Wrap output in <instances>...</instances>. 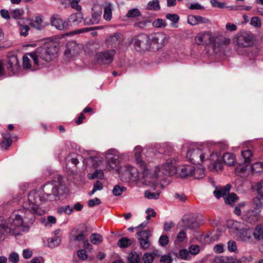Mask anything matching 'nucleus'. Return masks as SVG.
I'll return each mask as SVG.
<instances>
[{
    "mask_svg": "<svg viewBox=\"0 0 263 263\" xmlns=\"http://www.w3.org/2000/svg\"><path fill=\"white\" fill-rule=\"evenodd\" d=\"M59 48L60 43L58 42L51 41L45 42L35 51L28 54L32 59L35 67L39 66V57L46 62H50L56 58Z\"/></svg>",
    "mask_w": 263,
    "mask_h": 263,
    "instance_id": "f257e3e1",
    "label": "nucleus"
},
{
    "mask_svg": "<svg viewBox=\"0 0 263 263\" xmlns=\"http://www.w3.org/2000/svg\"><path fill=\"white\" fill-rule=\"evenodd\" d=\"M188 149L186 158L194 164H199L204 161L208 160L213 152L210 153L208 148L201 149L194 143L186 144Z\"/></svg>",
    "mask_w": 263,
    "mask_h": 263,
    "instance_id": "f03ea898",
    "label": "nucleus"
},
{
    "mask_svg": "<svg viewBox=\"0 0 263 263\" xmlns=\"http://www.w3.org/2000/svg\"><path fill=\"white\" fill-rule=\"evenodd\" d=\"M23 223L24 221L21 215L13 214L8 218L7 223L0 224V232L11 235H18Z\"/></svg>",
    "mask_w": 263,
    "mask_h": 263,
    "instance_id": "7ed1b4c3",
    "label": "nucleus"
},
{
    "mask_svg": "<svg viewBox=\"0 0 263 263\" xmlns=\"http://www.w3.org/2000/svg\"><path fill=\"white\" fill-rule=\"evenodd\" d=\"M177 164L174 159H168L163 163L161 167H156L154 174V177L156 179L163 177V176H172L177 173Z\"/></svg>",
    "mask_w": 263,
    "mask_h": 263,
    "instance_id": "20e7f679",
    "label": "nucleus"
},
{
    "mask_svg": "<svg viewBox=\"0 0 263 263\" xmlns=\"http://www.w3.org/2000/svg\"><path fill=\"white\" fill-rule=\"evenodd\" d=\"M231 189V185L229 184L223 187H216L215 190V196L217 198L223 196L226 204L233 206L235 203L238 200L239 197L235 193H229Z\"/></svg>",
    "mask_w": 263,
    "mask_h": 263,
    "instance_id": "39448f33",
    "label": "nucleus"
},
{
    "mask_svg": "<svg viewBox=\"0 0 263 263\" xmlns=\"http://www.w3.org/2000/svg\"><path fill=\"white\" fill-rule=\"evenodd\" d=\"M120 178L123 182H135L140 179V174L137 168L130 166L120 174Z\"/></svg>",
    "mask_w": 263,
    "mask_h": 263,
    "instance_id": "423d86ee",
    "label": "nucleus"
},
{
    "mask_svg": "<svg viewBox=\"0 0 263 263\" xmlns=\"http://www.w3.org/2000/svg\"><path fill=\"white\" fill-rule=\"evenodd\" d=\"M254 36L252 33H243L238 35L234 40L235 45L239 48H247L253 43Z\"/></svg>",
    "mask_w": 263,
    "mask_h": 263,
    "instance_id": "0eeeda50",
    "label": "nucleus"
},
{
    "mask_svg": "<svg viewBox=\"0 0 263 263\" xmlns=\"http://www.w3.org/2000/svg\"><path fill=\"white\" fill-rule=\"evenodd\" d=\"M115 53L114 49L98 52L96 54V60L101 64H109L112 62Z\"/></svg>",
    "mask_w": 263,
    "mask_h": 263,
    "instance_id": "6e6552de",
    "label": "nucleus"
},
{
    "mask_svg": "<svg viewBox=\"0 0 263 263\" xmlns=\"http://www.w3.org/2000/svg\"><path fill=\"white\" fill-rule=\"evenodd\" d=\"M149 41L150 39L147 35L142 34L133 38L130 43L135 48H147L150 47Z\"/></svg>",
    "mask_w": 263,
    "mask_h": 263,
    "instance_id": "1a4fd4ad",
    "label": "nucleus"
},
{
    "mask_svg": "<svg viewBox=\"0 0 263 263\" xmlns=\"http://www.w3.org/2000/svg\"><path fill=\"white\" fill-rule=\"evenodd\" d=\"M137 235L138 236V239L141 248L143 250L149 249L151 246V241L149 240V237L151 236L150 231L147 229L138 232Z\"/></svg>",
    "mask_w": 263,
    "mask_h": 263,
    "instance_id": "9d476101",
    "label": "nucleus"
},
{
    "mask_svg": "<svg viewBox=\"0 0 263 263\" xmlns=\"http://www.w3.org/2000/svg\"><path fill=\"white\" fill-rule=\"evenodd\" d=\"M50 23L52 26L60 30H66L69 28L68 22L63 20L59 15L54 14L50 18Z\"/></svg>",
    "mask_w": 263,
    "mask_h": 263,
    "instance_id": "9b49d317",
    "label": "nucleus"
},
{
    "mask_svg": "<svg viewBox=\"0 0 263 263\" xmlns=\"http://www.w3.org/2000/svg\"><path fill=\"white\" fill-rule=\"evenodd\" d=\"M44 197L47 199L51 196H58L59 192L58 186L52 183H48L44 184L42 187Z\"/></svg>",
    "mask_w": 263,
    "mask_h": 263,
    "instance_id": "f8f14e48",
    "label": "nucleus"
},
{
    "mask_svg": "<svg viewBox=\"0 0 263 263\" xmlns=\"http://www.w3.org/2000/svg\"><path fill=\"white\" fill-rule=\"evenodd\" d=\"M195 41L198 45H208L213 43V36L211 32H205L198 34L195 37Z\"/></svg>",
    "mask_w": 263,
    "mask_h": 263,
    "instance_id": "ddd939ff",
    "label": "nucleus"
},
{
    "mask_svg": "<svg viewBox=\"0 0 263 263\" xmlns=\"http://www.w3.org/2000/svg\"><path fill=\"white\" fill-rule=\"evenodd\" d=\"M7 69L9 73H14V70L19 67L18 61L17 56L12 55L8 57L7 60Z\"/></svg>",
    "mask_w": 263,
    "mask_h": 263,
    "instance_id": "4468645a",
    "label": "nucleus"
},
{
    "mask_svg": "<svg viewBox=\"0 0 263 263\" xmlns=\"http://www.w3.org/2000/svg\"><path fill=\"white\" fill-rule=\"evenodd\" d=\"M193 174V166L189 165H181L177 167V173L178 176L185 178L192 176Z\"/></svg>",
    "mask_w": 263,
    "mask_h": 263,
    "instance_id": "2eb2a0df",
    "label": "nucleus"
},
{
    "mask_svg": "<svg viewBox=\"0 0 263 263\" xmlns=\"http://www.w3.org/2000/svg\"><path fill=\"white\" fill-rule=\"evenodd\" d=\"M79 47L76 42H69L66 45V49L64 54L68 57L74 56L78 54Z\"/></svg>",
    "mask_w": 263,
    "mask_h": 263,
    "instance_id": "dca6fc26",
    "label": "nucleus"
},
{
    "mask_svg": "<svg viewBox=\"0 0 263 263\" xmlns=\"http://www.w3.org/2000/svg\"><path fill=\"white\" fill-rule=\"evenodd\" d=\"M243 219L251 224H254L259 221L260 215L254 210H250L243 215Z\"/></svg>",
    "mask_w": 263,
    "mask_h": 263,
    "instance_id": "f3484780",
    "label": "nucleus"
},
{
    "mask_svg": "<svg viewBox=\"0 0 263 263\" xmlns=\"http://www.w3.org/2000/svg\"><path fill=\"white\" fill-rule=\"evenodd\" d=\"M183 221L185 226L189 228L196 229L199 227L197 219L191 214L185 215L183 217Z\"/></svg>",
    "mask_w": 263,
    "mask_h": 263,
    "instance_id": "a211bd4d",
    "label": "nucleus"
},
{
    "mask_svg": "<svg viewBox=\"0 0 263 263\" xmlns=\"http://www.w3.org/2000/svg\"><path fill=\"white\" fill-rule=\"evenodd\" d=\"M43 23V16L38 14L30 21V25L37 30H41L45 26Z\"/></svg>",
    "mask_w": 263,
    "mask_h": 263,
    "instance_id": "6ab92c4d",
    "label": "nucleus"
},
{
    "mask_svg": "<svg viewBox=\"0 0 263 263\" xmlns=\"http://www.w3.org/2000/svg\"><path fill=\"white\" fill-rule=\"evenodd\" d=\"M160 256L159 251L154 250L151 252H146L143 254L142 260L144 263H152L156 258Z\"/></svg>",
    "mask_w": 263,
    "mask_h": 263,
    "instance_id": "aec40b11",
    "label": "nucleus"
},
{
    "mask_svg": "<svg viewBox=\"0 0 263 263\" xmlns=\"http://www.w3.org/2000/svg\"><path fill=\"white\" fill-rule=\"evenodd\" d=\"M139 171L140 179H144L150 174V170L148 168L146 163L144 161H140L137 164Z\"/></svg>",
    "mask_w": 263,
    "mask_h": 263,
    "instance_id": "412c9836",
    "label": "nucleus"
},
{
    "mask_svg": "<svg viewBox=\"0 0 263 263\" xmlns=\"http://www.w3.org/2000/svg\"><path fill=\"white\" fill-rule=\"evenodd\" d=\"M208 20L201 16L189 15L187 16V23L191 25H196L199 24L205 23Z\"/></svg>",
    "mask_w": 263,
    "mask_h": 263,
    "instance_id": "4be33fe9",
    "label": "nucleus"
},
{
    "mask_svg": "<svg viewBox=\"0 0 263 263\" xmlns=\"http://www.w3.org/2000/svg\"><path fill=\"white\" fill-rule=\"evenodd\" d=\"M253 236L254 239L258 241L263 240V224H258L254 228Z\"/></svg>",
    "mask_w": 263,
    "mask_h": 263,
    "instance_id": "5701e85b",
    "label": "nucleus"
},
{
    "mask_svg": "<svg viewBox=\"0 0 263 263\" xmlns=\"http://www.w3.org/2000/svg\"><path fill=\"white\" fill-rule=\"evenodd\" d=\"M2 137L3 140L0 143L1 147L7 150L11 145L12 143L11 136L9 134H3Z\"/></svg>",
    "mask_w": 263,
    "mask_h": 263,
    "instance_id": "b1692460",
    "label": "nucleus"
},
{
    "mask_svg": "<svg viewBox=\"0 0 263 263\" xmlns=\"http://www.w3.org/2000/svg\"><path fill=\"white\" fill-rule=\"evenodd\" d=\"M252 235V233L249 229L241 230L240 232L239 238L241 240L243 241L252 242H253Z\"/></svg>",
    "mask_w": 263,
    "mask_h": 263,
    "instance_id": "393cba45",
    "label": "nucleus"
},
{
    "mask_svg": "<svg viewBox=\"0 0 263 263\" xmlns=\"http://www.w3.org/2000/svg\"><path fill=\"white\" fill-rule=\"evenodd\" d=\"M215 42H216L218 47H222V46H227L230 44L231 40L230 39L222 34L219 35L215 39Z\"/></svg>",
    "mask_w": 263,
    "mask_h": 263,
    "instance_id": "a878e982",
    "label": "nucleus"
},
{
    "mask_svg": "<svg viewBox=\"0 0 263 263\" xmlns=\"http://www.w3.org/2000/svg\"><path fill=\"white\" fill-rule=\"evenodd\" d=\"M215 262L216 263H241L240 261L237 259L229 258L226 256L215 257Z\"/></svg>",
    "mask_w": 263,
    "mask_h": 263,
    "instance_id": "bb28decb",
    "label": "nucleus"
},
{
    "mask_svg": "<svg viewBox=\"0 0 263 263\" xmlns=\"http://www.w3.org/2000/svg\"><path fill=\"white\" fill-rule=\"evenodd\" d=\"M37 202H29L28 200L27 202L23 203V206L24 209H27L30 212L36 214L38 210V205Z\"/></svg>",
    "mask_w": 263,
    "mask_h": 263,
    "instance_id": "cd10ccee",
    "label": "nucleus"
},
{
    "mask_svg": "<svg viewBox=\"0 0 263 263\" xmlns=\"http://www.w3.org/2000/svg\"><path fill=\"white\" fill-rule=\"evenodd\" d=\"M29 53H26L23 57V67L24 69H31L32 67V69H35L36 67L34 66V64H33V66H32L31 64V60H32L30 57L29 58V55L28 54Z\"/></svg>",
    "mask_w": 263,
    "mask_h": 263,
    "instance_id": "c85d7f7f",
    "label": "nucleus"
},
{
    "mask_svg": "<svg viewBox=\"0 0 263 263\" xmlns=\"http://www.w3.org/2000/svg\"><path fill=\"white\" fill-rule=\"evenodd\" d=\"M222 158L226 164L229 166L234 165L235 157L233 154L226 153L223 154Z\"/></svg>",
    "mask_w": 263,
    "mask_h": 263,
    "instance_id": "c756f323",
    "label": "nucleus"
},
{
    "mask_svg": "<svg viewBox=\"0 0 263 263\" xmlns=\"http://www.w3.org/2000/svg\"><path fill=\"white\" fill-rule=\"evenodd\" d=\"M133 243V241L129 238L124 237L121 238L117 242V245L121 248H126L130 247Z\"/></svg>",
    "mask_w": 263,
    "mask_h": 263,
    "instance_id": "7c9ffc66",
    "label": "nucleus"
},
{
    "mask_svg": "<svg viewBox=\"0 0 263 263\" xmlns=\"http://www.w3.org/2000/svg\"><path fill=\"white\" fill-rule=\"evenodd\" d=\"M17 24L19 26L20 35L24 37L27 36L28 34V32L30 30L29 26L28 25H24L23 23H22L21 21L17 22Z\"/></svg>",
    "mask_w": 263,
    "mask_h": 263,
    "instance_id": "2f4dec72",
    "label": "nucleus"
},
{
    "mask_svg": "<svg viewBox=\"0 0 263 263\" xmlns=\"http://www.w3.org/2000/svg\"><path fill=\"white\" fill-rule=\"evenodd\" d=\"M253 203L255 210H259L260 212L261 209L263 207V196L260 195V197H256L253 199Z\"/></svg>",
    "mask_w": 263,
    "mask_h": 263,
    "instance_id": "473e14b6",
    "label": "nucleus"
},
{
    "mask_svg": "<svg viewBox=\"0 0 263 263\" xmlns=\"http://www.w3.org/2000/svg\"><path fill=\"white\" fill-rule=\"evenodd\" d=\"M128 260L130 263H140L141 257L136 252L133 251L128 254Z\"/></svg>",
    "mask_w": 263,
    "mask_h": 263,
    "instance_id": "72a5a7b5",
    "label": "nucleus"
},
{
    "mask_svg": "<svg viewBox=\"0 0 263 263\" xmlns=\"http://www.w3.org/2000/svg\"><path fill=\"white\" fill-rule=\"evenodd\" d=\"M87 177L90 180H92L95 178L103 179L104 178V173L101 170H96L93 173H89Z\"/></svg>",
    "mask_w": 263,
    "mask_h": 263,
    "instance_id": "f704fd0d",
    "label": "nucleus"
},
{
    "mask_svg": "<svg viewBox=\"0 0 263 263\" xmlns=\"http://www.w3.org/2000/svg\"><path fill=\"white\" fill-rule=\"evenodd\" d=\"M83 20L82 14L81 12H77L72 14L70 16V22L74 24H79L82 22Z\"/></svg>",
    "mask_w": 263,
    "mask_h": 263,
    "instance_id": "c9c22d12",
    "label": "nucleus"
},
{
    "mask_svg": "<svg viewBox=\"0 0 263 263\" xmlns=\"http://www.w3.org/2000/svg\"><path fill=\"white\" fill-rule=\"evenodd\" d=\"M91 242L94 245H98L103 241V238L101 235L93 233L90 237Z\"/></svg>",
    "mask_w": 263,
    "mask_h": 263,
    "instance_id": "e433bc0d",
    "label": "nucleus"
},
{
    "mask_svg": "<svg viewBox=\"0 0 263 263\" xmlns=\"http://www.w3.org/2000/svg\"><path fill=\"white\" fill-rule=\"evenodd\" d=\"M147 7L148 10H159L160 9L158 0H153L149 2Z\"/></svg>",
    "mask_w": 263,
    "mask_h": 263,
    "instance_id": "4c0bfd02",
    "label": "nucleus"
},
{
    "mask_svg": "<svg viewBox=\"0 0 263 263\" xmlns=\"http://www.w3.org/2000/svg\"><path fill=\"white\" fill-rule=\"evenodd\" d=\"M241 155L245 159V162L250 163L251 162V157L252 156V153L251 150L246 149L241 152Z\"/></svg>",
    "mask_w": 263,
    "mask_h": 263,
    "instance_id": "58836bf2",
    "label": "nucleus"
},
{
    "mask_svg": "<svg viewBox=\"0 0 263 263\" xmlns=\"http://www.w3.org/2000/svg\"><path fill=\"white\" fill-rule=\"evenodd\" d=\"M193 175L196 179L202 178L204 176V172L203 168H198L195 169L193 167Z\"/></svg>",
    "mask_w": 263,
    "mask_h": 263,
    "instance_id": "ea45409f",
    "label": "nucleus"
},
{
    "mask_svg": "<svg viewBox=\"0 0 263 263\" xmlns=\"http://www.w3.org/2000/svg\"><path fill=\"white\" fill-rule=\"evenodd\" d=\"M263 170V162H257L252 165V171L253 173L260 172Z\"/></svg>",
    "mask_w": 263,
    "mask_h": 263,
    "instance_id": "a19ab883",
    "label": "nucleus"
},
{
    "mask_svg": "<svg viewBox=\"0 0 263 263\" xmlns=\"http://www.w3.org/2000/svg\"><path fill=\"white\" fill-rule=\"evenodd\" d=\"M141 15L140 11L138 9L134 8L128 10L126 15L127 17H135Z\"/></svg>",
    "mask_w": 263,
    "mask_h": 263,
    "instance_id": "79ce46f5",
    "label": "nucleus"
},
{
    "mask_svg": "<svg viewBox=\"0 0 263 263\" xmlns=\"http://www.w3.org/2000/svg\"><path fill=\"white\" fill-rule=\"evenodd\" d=\"M166 25V22L161 18H157L153 23V26L156 28L165 27Z\"/></svg>",
    "mask_w": 263,
    "mask_h": 263,
    "instance_id": "37998d69",
    "label": "nucleus"
},
{
    "mask_svg": "<svg viewBox=\"0 0 263 263\" xmlns=\"http://www.w3.org/2000/svg\"><path fill=\"white\" fill-rule=\"evenodd\" d=\"M39 197V195L36 190L31 191L28 196V200L29 202H36V200Z\"/></svg>",
    "mask_w": 263,
    "mask_h": 263,
    "instance_id": "c03bdc74",
    "label": "nucleus"
},
{
    "mask_svg": "<svg viewBox=\"0 0 263 263\" xmlns=\"http://www.w3.org/2000/svg\"><path fill=\"white\" fill-rule=\"evenodd\" d=\"M103 187V185L100 181H97L93 184V188L92 190L90 192L89 195H92L97 191L101 190Z\"/></svg>",
    "mask_w": 263,
    "mask_h": 263,
    "instance_id": "a18cd8bd",
    "label": "nucleus"
},
{
    "mask_svg": "<svg viewBox=\"0 0 263 263\" xmlns=\"http://www.w3.org/2000/svg\"><path fill=\"white\" fill-rule=\"evenodd\" d=\"M23 10L19 9H14L11 12L12 17L15 20L20 19L23 16Z\"/></svg>",
    "mask_w": 263,
    "mask_h": 263,
    "instance_id": "49530a36",
    "label": "nucleus"
},
{
    "mask_svg": "<svg viewBox=\"0 0 263 263\" xmlns=\"http://www.w3.org/2000/svg\"><path fill=\"white\" fill-rule=\"evenodd\" d=\"M8 259L12 263H18L20 260L19 255L17 253L13 252L9 255Z\"/></svg>",
    "mask_w": 263,
    "mask_h": 263,
    "instance_id": "de8ad7c7",
    "label": "nucleus"
},
{
    "mask_svg": "<svg viewBox=\"0 0 263 263\" xmlns=\"http://www.w3.org/2000/svg\"><path fill=\"white\" fill-rule=\"evenodd\" d=\"M60 239L58 237L51 238L48 241V246L50 248H54L59 245Z\"/></svg>",
    "mask_w": 263,
    "mask_h": 263,
    "instance_id": "09e8293b",
    "label": "nucleus"
},
{
    "mask_svg": "<svg viewBox=\"0 0 263 263\" xmlns=\"http://www.w3.org/2000/svg\"><path fill=\"white\" fill-rule=\"evenodd\" d=\"M250 24L251 25L254 27L258 28L260 27L261 26V20L259 17L257 16L253 17L251 18Z\"/></svg>",
    "mask_w": 263,
    "mask_h": 263,
    "instance_id": "8fccbe9b",
    "label": "nucleus"
},
{
    "mask_svg": "<svg viewBox=\"0 0 263 263\" xmlns=\"http://www.w3.org/2000/svg\"><path fill=\"white\" fill-rule=\"evenodd\" d=\"M125 188L124 187H121L118 185H116L114 186L112 190V193L115 196H119L122 194Z\"/></svg>",
    "mask_w": 263,
    "mask_h": 263,
    "instance_id": "3c124183",
    "label": "nucleus"
},
{
    "mask_svg": "<svg viewBox=\"0 0 263 263\" xmlns=\"http://www.w3.org/2000/svg\"><path fill=\"white\" fill-rule=\"evenodd\" d=\"M228 249L230 252H236L237 251V245L234 240H230L228 242Z\"/></svg>",
    "mask_w": 263,
    "mask_h": 263,
    "instance_id": "603ef678",
    "label": "nucleus"
},
{
    "mask_svg": "<svg viewBox=\"0 0 263 263\" xmlns=\"http://www.w3.org/2000/svg\"><path fill=\"white\" fill-rule=\"evenodd\" d=\"M80 2V0H72L70 3L71 7L78 12H81L82 9V7L79 5Z\"/></svg>",
    "mask_w": 263,
    "mask_h": 263,
    "instance_id": "864d4df0",
    "label": "nucleus"
},
{
    "mask_svg": "<svg viewBox=\"0 0 263 263\" xmlns=\"http://www.w3.org/2000/svg\"><path fill=\"white\" fill-rule=\"evenodd\" d=\"M73 212V208L69 205H66L61 207L58 209V212L60 213L64 212L68 214H70Z\"/></svg>",
    "mask_w": 263,
    "mask_h": 263,
    "instance_id": "5fc2aeb1",
    "label": "nucleus"
},
{
    "mask_svg": "<svg viewBox=\"0 0 263 263\" xmlns=\"http://www.w3.org/2000/svg\"><path fill=\"white\" fill-rule=\"evenodd\" d=\"M77 255L79 258L83 260L87 259L88 257L87 252L84 249L78 250L77 252Z\"/></svg>",
    "mask_w": 263,
    "mask_h": 263,
    "instance_id": "6e6d98bb",
    "label": "nucleus"
},
{
    "mask_svg": "<svg viewBox=\"0 0 263 263\" xmlns=\"http://www.w3.org/2000/svg\"><path fill=\"white\" fill-rule=\"evenodd\" d=\"M112 13L110 7H106L104 8V17L106 20H110L111 18Z\"/></svg>",
    "mask_w": 263,
    "mask_h": 263,
    "instance_id": "4d7b16f0",
    "label": "nucleus"
},
{
    "mask_svg": "<svg viewBox=\"0 0 263 263\" xmlns=\"http://www.w3.org/2000/svg\"><path fill=\"white\" fill-rule=\"evenodd\" d=\"M86 232H87V229L86 228L85 231H82L79 234L74 236V240L79 241H84L86 237V235L85 234L86 233Z\"/></svg>",
    "mask_w": 263,
    "mask_h": 263,
    "instance_id": "13d9d810",
    "label": "nucleus"
},
{
    "mask_svg": "<svg viewBox=\"0 0 263 263\" xmlns=\"http://www.w3.org/2000/svg\"><path fill=\"white\" fill-rule=\"evenodd\" d=\"M159 241L160 245L164 247L168 243L169 239L167 235H163L160 236Z\"/></svg>",
    "mask_w": 263,
    "mask_h": 263,
    "instance_id": "bf43d9fd",
    "label": "nucleus"
},
{
    "mask_svg": "<svg viewBox=\"0 0 263 263\" xmlns=\"http://www.w3.org/2000/svg\"><path fill=\"white\" fill-rule=\"evenodd\" d=\"M145 196L148 199H157L159 196V194L152 193L147 190L145 192Z\"/></svg>",
    "mask_w": 263,
    "mask_h": 263,
    "instance_id": "052dcab7",
    "label": "nucleus"
},
{
    "mask_svg": "<svg viewBox=\"0 0 263 263\" xmlns=\"http://www.w3.org/2000/svg\"><path fill=\"white\" fill-rule=\"evenodd\" d=\"M166 17L175 23L178 22L179 20V16L176 14H167Z\"/></svg>",
    "mask_w": 263,
    "mask_h": 263,
    "instance_id": "680f3d73",
    "label": "nucleus"
},
{
    "mask_svg": "<svg viewBox=\"0 0 263 263\" xmlns=\"http://www.w3.org/2000/svg\"><path fill=\"white\" fill-rule=\"evenodd\" d=\"M186 238V233L184 230L180 231L177 236V239L180 242L183 241Z\"/></svg>",
    "mask_w": 263,
    "mask_h": 263,
    "instance_id": "e2e57ef3",
    "label": "nucleus"
},
{
    "mask_svg": "<svg viewBox=\"0 0 263 263\" xmlns=\"http://www.w3.org/2000/svg\"><path fill=\"white\" fill-rule=\"evenodd\" d=\"M245 203L243 202L239 203L238 204V205L235 208V209L234 210V213L236 215H237L238 216H240L241 214V208H243L245 206Z\"/></svg>",
    "mask_w": 263,
    "mask_h": 263,
    "instance_id": "0e129e2a",
    "label": "nucleus"
},
{
    "mask_svg": "<svg viewBox=\"0 0 263 263\" xmlns=\"http://www.w3.org/2000/svg\"><path fill=\"white\" fill-rule=\"evenodd\" d=\"M199 251V247L197 245H192L189 248V252L193 255L197 254Z\"/></svg>",
    "mask_w": 263,
    "mask_h": 263,
    "instance_id": "69168bd1",
    "label": "nucleus"
},
{
    "mask_svg": "<svg viewBox=\"0 0 263 263\" xmlns=\"http://www.w3.org/2000/svg\"><path fill=\"white\" fill-rule=\"evenodd\" d=\"M189 255V252L186 249H181L179 251V257L183 259H186Z\"/></svg>",
    "mask_w": 263,
    "mask_h": 263,
    "instance_id": "338daca9",
    "label": "nucleus"
},
{
    "mask_svg": "<svg viewBox=\"0 0 263 263\" xmlns=\"http://www.w3.org/2000/svg\"><path fill=\"white\" fill-rule=\"evenodd\" d=\"M172 260L170 256L165 255L161 256L160 261L161 263H171Z\"/></svg>",
    "mask_w": 263,
    "mask_h": 263,
    "instance_id": "774afa93",
    "label": "nucleus"
}]
</instances>
